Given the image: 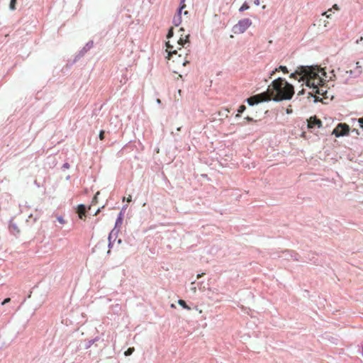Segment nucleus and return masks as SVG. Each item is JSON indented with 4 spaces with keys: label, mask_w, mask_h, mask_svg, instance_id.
Wrapping results in <instances>:
<instances>
[{
    "label": "nucleus",
    "mask_w": 363,
    "mask_h": 363,
    "mask_svg": "<svg viewBox=\"0 0 363 363\" xmlns=\"http://www.w3.org/2000/svg\"><path fill=\"white\" fill-rule=\"evenodd\" d=\"M320 72L322 76L327 77V73L324 69L319 68L318 66H301L298 67L296 73L291 74L290 77H295L296 74L301 75L303 78L306 79V86L312 88L315 94L328 98V91L322 87L323 79L320 77Z\"/></svg>",
    "instance_id": "obj_1"
},
{
    "label": "nucleus",
    "mask_w": 363,
    "mask_h": 363,
    "mask_svg": "<svg viewBox=\"0 0 363 363\" xmlns=\"http://www.w3.org/2000/svg\"><path fill=\"white\" fill-rule=\"evenodd\" d=\"M265 92L269 93L270 100L272 99L274 101L289 100L294 94L293 85L281 77L274 80Z\"/></svg>",
    "instance_id": "obj_2"
},
{
    "label": "nucleus",
    "mask_w": 363,
    "mask_h": 363,
    "mask_svg": "<svg viewBox=\"0 0 363 363\" xmlns=\"http://www.w3.org/2000/svg\"><path fill=\"white\" fill-rule=\"evenodd\" d=\"M269 100L270 97H269V93L263 92L260 94H257L248 98L247 99V102L250 106H253L255 104H257L259 102Z\"/></svg>",
    "instance_id": "obj_3"
},
{
    "label": "nucleus",
    "mask_w": 363,
    "mask_h": 363,
    "mask_svg": "<svg viewBox=\"0 0 363 363\" xmlns=\"http://www.w3.org/2000/svg\"><path fill=\"white\" fill-rule=\"evenodd\" d=\"M349 132V126L345 123H340L334 129L333 133L337 137L343 136L347 135Z\"/></svg>",
    "instance_id": "obj_4"
},
{
    "label": "nucleus",
    "mask_w": 363,
    "mask_h": 363,
    "mask_svg": "<svg viewBox=\"0 0 363 363\" xmlns=\"http://www.w3.org/2000/svg\"><path fill=\"white\" fill-rule=\"evenodd\" d=\"M248 24H235L232 28V31L234 34L243 33L248 28Z\"/></svg>",
    "instance_id": "obj_5"
},
{
    "label": "nucleus",
    "mask_w": 363,
    "mask_h": 363,
    "mask_svg": "<svg viewBox=\"0 0 363 363\" xmlns=\"http://www.w3.org/2000/svg\"><path fill=\"white\" fill-rule=\"evenodd\" d=\"M185 6H186L185 4H184V6L180 4L179 7L177 10V13H175V15L173 18L172 23H182V10Z\"/></svg>",
    "instance_id": "obj_6"
},
{
    "label": "nucleus",
    "mask_w": 363,
    "mask_h": 363,
    "mask_svg": "<svg viewBox=\"0 0 363 363\" xmlns=\"http://www.w3.org/2000/svg\"><path fill=\"white\" fill-rule=\"evenodd\" d=\"M322 125V122L320 120L317 119L315 117H311L308 120V126L309 128H313L315 126H318L320 128Z\"/></svg>",
    "instance_id": "obj_7"
},
{
    "label": "nucleus",
    "mask_w": 363,
    "mask_h": 363,
    "mask_svg": "<svg viewBox=\"0 0 363 363\" xmlns=\"http://www.w3.org/2000/svg\"><path fill=\"white\" fill-rule=\"evenodd\" d=\"M339 6L337 4H334L332 8L329 9L328 11L321 13L322 16H325L327 18L332 19L331 16L332 13H334V11H339Z\"/></svg>",
    "instance_id": "obj_8"
},
{
    "label": "nucleus",
    "mask_w": 363,
    "mask_h": 363,
    "mask_svg": "<svg viewBox=\"0 0 363 363\" xmlns=\"http://www.w3.org/2000/svg\"><path fill=\"white\" fill-rule=\"evenodd\" d=\"M178 32L179 33V38L178 40V44L180 45H183L186 42L189 37V34L184 35V28H181L178 30Z\"/></svg>",
    "instance_id": "obj_9"
},
{
    "label": "nucleus",
    "mask_w": 363,
    "mask_h": 363,
    "mask_svg": "<svg viewBox=\"0 0 363 363\" xmlns=\"http://www.w3.org/2000/svg\"><path fill=\"white\" fill-rule=\"evenodd\" d=\"M167 49H169V50H167L168 52V56L167 57L169 59L170 58H174V56H177V50H172V46L169 44V43H167Z\"/></svg>",
    "instance_id": "obj_10"
},
{
    "label": "nucleus",
    "mask_w": 363,
    "mask_h": 363,
    "mask_svg": "<svg viewBox=\"0 0 363 363\" xmlns=\"http://www.w3.org/2000/svg\"><path fill=\"white\" fill-rule=\"evenodd\" d=\"M86 207L83 204H80L78 206L77 213L79 214V217L82 219L83 216L85 215Z\"/></svg>",
    "instance_id": "obj_11"
},
{
    "label": "nucleus",
    "mask_w": 363,
    "mask_h": 363,
    "mask_svg": "<svg viewBox=\"0 0 363 363\" xmlns=\"http://www.w3.org/2000/svg\"><path fill=\"white\" fill-rule=\"evenodd\" d=\"M93 47V41L88 42L86 45L80 51V55H84L88 50Z\"/></svg>",
    "instance_id": "obj_12"
},
{
    "label": "nucleus",
    "mask_w": 363,
    "mask_h": 363,
    "mask_svg": "<svg viewBox=\"0 0 363 363\" xmlns=\"http://www.w3.org/2000/svg\"><path fill=\"white\" fill-rule=\"evenodd\" d=\"M18 0H10L9 3V9L11 11H14L16 9V5H17Z\"/></svg>",
    "instance_id": "obj_13"
},
{
    "label": "nucleus",
    "mask_w": 363,
    "mask_h": 363,
    "mask_svg": "<svg viewBox=\"0 0 363 363\" xmlns=\"http://www.w3.org/2000/svg\"><path fill=\"white\" fill-rule=\"evenodd\" d=\"M123 222V213L121 212L118 215V217L116 221V226L120 225L122 224Z\"/></svg>",
    "instance_id": "obj_14"
},
{
    "label": "nucleus",
    "mask_w": 363,
    "mask_h": 363,
    "mask_svg": "<svg viewBox=\"0 0 363 363\" xmlns=\"http://www.w3.org/2000/svg\"><path fill=\"white\" fill-rule=\"evenodd\" d=\"M249 8H250V6H249L248 3L245 1L242 4V5L240 6V8L239 9V11H244L247 10Z\"/></svg>",
    "instance_id": "obj_15"
},
{
    "label": "nucleus",
    "mask_w": 363,
    "mask_h": 363,
    "mask_svg": "<svg viewBox=\"0 0 363 363\" xmlns=\"http://www.w3.org/2000/svg\"><path fill=\"white\" fill-rule=\"evenodd\" d=\"M278 70H281L284 73H287L288 72V69H287L286 67H285V66H280L278 69H276L274 71H272V72L271 74V76L274 74L275 71H278Z\"/></svg>",
    "instance_id": "obj_16"
},
{
    "label": "nucleus",
    "mask_w": 363,
    "mask_h": 363,
    "mask_svg": "<svg viewBox=\"0 0 363 363\" xmlns=\"http://www.w3.org/2000/svg\"><path fill=\"white\" fill-rule=\"evenodd\" d=\"M245 109H246L245 106H244V105H241V106L239 107V108H238V113L236 115V116H235V117H236V118L240 117V113H243V112L245 111Z\"/></svg>",
    "instance_id": "obj_17"
},
{
    "label": "nucleus",
    "mask_w": 363,
    "mask_h": 363,
    "mask_svg": "<svg viewBox=\"0 0 363 363\" xmlns=\"http://www.w3.org/2000/svg\"><path fill=\"white\" fill-rule=\"evenodd\" d=\"M113 235H116V234L114 233V230H113L110 233V234H109V235H108V247H109V248H110V247H111V246H112V242H111V240H113V238H112V237H113Z\"/></svg>",
    "instance_id": "obj_18"
},
{
    "label": "nucleus",
    "mask_w": 363,
    "mask_h": 363,
    "mask_svg": "<svg viewBox=\"0 0 363 363\" xmlns=\"http://www.w3.org/2000/svg\"><path fill=\"white\" fill-rule=\"evenodd\" d=\"M178 303H179L181 306H182L184 308H186V309H187V310H190V309H191V308H190V307H189V306L186 305V302H185L184 300H179Z\"/></svg>",
    "instance_id": "obj_19"
},
{
    "label": "nucleus",
    "mask_w": 363,
    "mask_h": 363,
    "mask_svg": "<svg viewBox=\"0 0 363 363\" xmlns=\"http://www.w3.org/2000/svg\"><path fill=\"white\" fill-rule=\"evenodd\" d=\"M135 351L134 347H130L125 352V356H129L133 354V352Z\"/></svg>",
    "instance_id": "obj_20"
},
{
    "label": "nucleus",
    "mask_w": 363,
    "mask_h": 363,
    "mask_svg": "<svg viewBox=\"0 0 363 363\" xmlns=\"http://www.w3.org/2000/svg\"><path fill=\"white\" fill-rule=\"evenodd\" d=\"M174 35V28H171L169 30V32L167 33V38H170L173 36Z\"/></svg>",
    "instance_id": "obj_21"
},
{
    "label": "nucleus",
    "mask_w": 363,
    "mask_h": 363,
    "mask_svg": "<svg viewBox=\"0 0 363 363\" xmlns=\"http://www.w3.org/2000/svg\"><path fill=\"white\" fill-rule=\"evenodd\" d=\"M228 112H229V111L228 109H225L224 111L219 112V115L220 116H225V117H227Z\"/></svg>",
    "instance_id": "obj_22"
},
{
    "label": "nucleus",
    "mask_w": 363,
    "mask_h": 363,
    "mask_svg": "<svg viewBox=\"0 0 363 363\" xmlns=\"http://www.w3.org/2000/svg\"><path fill=\"white\" fill-rule=\"evenodd\" d=\"M356 65H357V69H359V70H358V73H357V74H356V75L354 76L355 77H358V76L362 73V70L360 69L361 66L359 65V62H357L356 63Z\"/></svg>",
    "instance_id": "obj_23"
},
{
    "label": "nucleus",
    "mask_w": 363,
    "mask_h": 363,
    "mask_svg": "<svg viewBox=\"0 0 363 363\" xmlns=\"http://www.w3.org/2000/svg\"><path fill=\"white\" fill-rule=\"evenodd\" d=\"M238 23H252V22L249 18H243V19L239 20Z\"/></svg>",
    "instance_id": "obj_24"
},
{
    "label": "nucleus",
    "mask_w": 363,
    "mask_h": 363,
    "mask_svg": "<svg viewBox=\"0 0 363 363\" xmlns=\"http://www.w3.org/2000/svg\"><path fill=\"white\" fill-rule=\"evenodd\" d=\"M57 220H58V222L61 224H65V220L63 219V218L62 216H58L57 218Z\"/></svg>",
    "instance_id": "obj_25"
},
{
    "label": "nucleus",
    "mask_w": 363,
    "mask_h": 363,
    "mask_svg": "<svg viewBox=\"0 0 363 363\" xmlns=\"http://www.w3.org/2000/svg\"><path fill=\"white\" fill-rule=\"evenodd\" d=\"M99 191H98V192L95 194V196H94V199H93V200H92V203H97V197H98V196H99Z\"/></svg>",
    "instance_id": "obj_26"
},
{
    "label": "nucleus",
    "mask_w": 363,
    "mask_h": 363,
    "mask_svg": "<svg viewBox=\"0 0 363 363\" xmlns=\"http://www.w3.org/2000/svg\"><path fill=\"white\" fill-rule=\"evenodd\" d=\"M10 301H11V298H6V299H4V300L1 302V306H4V305H5V304H6V303H9Z\"/></svg>",
    "instance_id": "obj_27"
},
{
    "label": "nucleus",
    "mask_w": 363,
    "mask_h": 363,
    "mask_svg": "<svg viewBox=\"0 0 363 363\" xmlns=\"http://www.w3.org/2000/svg\"><path fill=\"white\" fill-rule=\"evenodd\" d=\"M100 140H103L104 138V130H101V132L99 133V135Z\"/></svg>",
    "instance_id": "obj_28"
},
{
    "label": "nucleus",
    "mask_w": 363,
    "mask_h": 363,
    "mask_svg": "<svg viewBox=\"0 0 363 363\" xmlns=\"http://www.w3.org/2000/svg\"><path fill=\"white\" fill-rule=\"evenodd\" d=\"M177 61H178L179 62H182L183 66H185L186 64H188V63H189V61H188V60H184V61H182H182H180V60H178Z\"/></svg>",
    "instance_id": "obj_29"
},
{
    "label": "nucleus",
    "mask_w": 363,
    "mask_h": 363,
    "mask_svg": "<svg viewBox=\"0 0 363 363\" xmlns=\"http://www.w3.org/2000/svg\"><path fill=\"white\" fill-rule=\"evenodd\" d=\"M362 40H363V32L361 33V36L359 37V38L357 40V43H359Z\"/></svg>",
    "instance_id": "obj_30"
},
{
    "label": "nucleus",
    "mask_w": 363,
    "mask_h": 363,
    "mask_svg": "<svg viewBox=\"0 0 363 363\" xmlns=\"http://www.w3.org/2000/svg\"><path fill=\"white\" fill-rule=\"evenodd\" d=\"M286 111V113L290 114L292 113V109L290 108H287Z\"/></svg>",
    "instance_id": "obj_31"
},
{
    "label": "nucleus",
    "mask_w": 363,
    "mask_h": 363,
    "mask_svg": "<svg viewBox=\"0 0 363 363\" xmlns=\"http://www.w3.org/2000/svg\"><path fill=\"white\" fill-rule=\"evenodd\" d=\"M254 4L256 6H259L260 4V1H259V0H254Z\"/></svg>",
    "instance_id": "obj_32"
},
{
    "label": "nucleus",
    "mask_w": 363,
    "mask_h": 363,
    "mask_svg": "<svg viewBox=\"0 0 363 363\" xmlns=\"http://www.w3.org/2000/svg\"><path fill=\"white\" fill-rule=\"evenodd\" d=\"M63 167L65 169H68L69 167V164L68 163H65L63 164Z\"/></svg>",
    "instance_id": "obj_33"
},
{
    "label": "nucleus",
    "mask_w": 363,
    "mask_h": 363,
    "mask_svg": "<svg viewBox=\"0 0 363 363\" xmlns=\"http://www.w3.org/2000/svg\"><path fill=\"white\" fill-rule=\"evenodd\" d=\"M331 73L333 74L332 77H330V79H333L335 77V74H334V70H332Z\"/></svg>",
    "instance_id": "obj_34"
},
{
    "label": "nucleus",
    "mask_w": 363,
    "mask_h": 363,
    "mask_svg": "<svg viewBox=\"0 0 363 363\" xmlns=\"http://www.w3.org/2000/svg\"><path fill=\"white\" fill-rule=\"evenodd\" d=\"M245 119H246L247 121H253L252 118H251V117H250V116L246 117V118H245Z\"/></svg>",
    "instance_id": "obj_35"
},
{
    "label": "nucleus",
    "mask_w": 363,
    "mask_h": 363,
    "mask_svg": "<svg viewBox=\"0 0 363 363\" xmlns=\"http://www.w3.org/2000/svg\"><path fill=\"white\" fill-rule=\"evenodd\" d=\"M358 121H359L360 125H363V118H359Z\"/></svg>",
    "instance_id": "obj_36"
},
{
    "label": "nucleus",
    "mask_w": 363,
    "mask_h": 363,
    "mask_svg": "<svg viewBox=\"0 0 363 363\" xmlns=\"http://www.w3.org/2000/svg\"><path fill=\"white\" fill-rule=\"evenodd\" d=\"M126 200H127V201H128V202H130V201H131V200H132V196L130 195V196L127 198V199H126Z\"/></svg>",
    "instance_id": "obj_37"
},
{
    "label": "nucleus",
    "mask_w": 363,
    "mask_h": 363,
    "mask_svg": "<svg viewBox=\"0 0 363 363\" xmlns=\"http://www.w3.org/2000/svg\"><path fill=\"white\" fill-rule=\"evenodd\" d=\"M191 291H193V292H194V293H195V292H196V288L195 286L191 287Z\"/></svg>",
    "instance_id": "obj_38"
},
{
    "label": "nucleus",
    "mask_w": 363,
    "mask_h": 363,
    "mask_svg": "<svg viewBox=\"0 0 363 363\" xmlns=\"http://www.w3.org/2000/svg\"><path fill=\"white\" fill-rule=\"evenodd\" d=\"M346 73H349L350 75H352L353 74V71H352V70L347 71Z\"/></svg>",
    "instance_id": "obj_39"
},
{
    "label": "nucleus",
    "mask_w": 363,
    "mask_h": 363,
    "mask_svg": "<svg viewBox=\"0 0 363 363\" xmlns=\"http://www.w3.org/2000/svg\"><path fill=\"white\" fill-rule=\"evenodd\" d=\"M361 348H362V354L363 355V342L361 344Z\"/></svg>",
    "instance_id": "obj_40"
},
{
    "label": "nucleus",
    "mask_w": 363,
    "mask_h": 363,
    "mask_svg": "<svg viewBox=\"0 0 363 363\" xmlns=\"http://www.w3.org/2000/svg\"><path fill=\"white\" fill-rule=\"evenodd\" d=\"M184 1L185 0H181L180 4L184 6Z\"/></svg>",
    "instance_id": "obj_41"
},
{
    "label": "nucleus",
    "mask_w": 363,
    "mask_h": 363,
    "mask_svg": "<svg viewBox=\"0 0 363 363\" xmlns=\"http://www.w3.org/2000/svg\"><path fill=\"white\" fill-rule=\"evenodd\" d=\"M203 274H198V275H197V279L201 278V277H202V275H203Z\"/></svg>",
    "instance_id": "obj_42"
},
{
    "label": "nucleus",
    "mask_w": 363,
    "mask_h": 363,
    "mask_svg": "<svg viewBox=\"0 0 363 363\" xmlns=\"http://www.w3.org/2000/svg\"><path fill=\"white\" fill-rule=\"evenodd\" d=\"M157 104H160V103H161V100H160V99H157Z\"/></svg>",
    "instance_id": "obj_43"
},
{
    "label": "nucleus",
    "mask_w": 363,
    "mask_h": 363,
    "mask_svg": "<svg viewBox=\"0 0 363 363\" xmlns=\"http://www.w3.org/2000/svg\"><path fill=\"white\" fill-rule=\"evenodd\" d=\"M188 13H189V11H185L184 12V15H187Z\"/></svg>",
    "instance_id": "obj_44"
},
{
    "label": "nucleus",
    "mask_w": 363,
    "mask_h": 363,
    "mask_svg": "<svg viewBox=\"0 0 363 363\" xmlns=\"http://www.w3.org/2000/svg\"><path fill=\"white\" fill-rule=\"evenodd\" d=\"M182 53H180V54H179V55H178L177 57H178V58H181V57H182Z\"/></svg>",
    "instance_id": "obj_45"
},
{
    "label": "nucleus",
    "mask_w": 363,
    "mask_h": 363,
    "mask_svg": "<svg viewBox=\"0 0 363 363\" xmlns=\"http://www.w3.org/2000/svg\"><path fill=\"white\" fill-rule=\"evenodd\" d=\"M126 208H127V205H125V206H124L123 207V210H125Z\"/></svg>",
    "instance_id": "obj_46"
},
{
    "label": "nucleus",
    "mask_w": 363,
    "mask_h": 363,
    "mask_svg": "<svg viewBox=\"0 0 363 363\" xmlns=\"http://www.w3.org/2000/svg\"><path fill=\"white\" fill-rule=\"evenodd\" d=\"M100 211V209H98L96 212L95 213V215H96Z\"/></svg>",
    "instance_id": "obj_47"
},
{
    "label": "nucleus",
    "mask_w": 363,
    "mask_h": 363,
    "mask_svg": "<svg viewBox=\"0 0 363 363\" xmlns=\"http://www.w3.org/2000/svg\"><path fill=\"white\" fill-rule=\"evenodd\" d=\"M118 243H121V239H119V240H118Z\"/></svg>",
    "instance_id": "obj_48"
},
{
    "label": "nucleus",
    "mask_w": 363,
    "mask_h": 363,
    "mask_svg": "<svg viewBox=\"0 0 363 363\" xmlns=\"http://www.w3.org/2000/svg\"><path fill=\"white\" fill-rule=\"evenodd\" d=\"M180 130H181V128H180V127L177 128V130H178V131H179Z\"/></svg>",
    "instance_id": "obj_49"
}]
</instances>
